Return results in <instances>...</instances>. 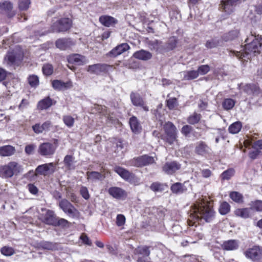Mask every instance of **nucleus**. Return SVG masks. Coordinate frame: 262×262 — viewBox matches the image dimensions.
Segmentation results:
<instances>
[{
	"label": "nucleus",
	"mask_w": 262,
	"mask_h": 262,
	"mask_svg": "<svg viewBox=\"0 0 262 262\" xmlns=\"http://www.w3.org/2000/svg\"><path fill=\"white\" fill-rule=\"evenodd\" d=\"M133 56L138 59L148 60L152 58V54L149 51L141 50L134 53Z\"/></svg>",
	"instance_id": "5701e85b"
},
{
	"label": "nucleus",
	"mask_w": 262,
	"mask_h": 262,
	"mask_svg": "<svg viewBox=\"0 0 262 262\" xmlns=\"http://www.w3.org/2000/svg\"><path fill=\"white\" fill-rule=\"evenodd\" d=\"M177 45V41L176 39L174 38H171L169 41V42L165 45V48L166 50H165V52H167L169 50H171L173 49L176 47Z\"/></svg>",
	"instance_id": "5fc2aeb1"
},
{
	"label": "nucleus",
	"mask_w": 262,
	"mask_h": 262,
	"mask_svg": "<svg viewBox=\"0 0 262 262\" xmlns=\"http://www.w3.org/2000/svg\"><path fill=\"white\" fill-rule=\"evenodd\" d=\"M171 190L172 192L176 194H179L185 192L186 190V188L182 184L180 183H176L171 186Z\"/></svg>",
	"instance_id": "72a5a7b5"
},
{
	"label": "nucleus",
	"mask_w": 262,
	"mask_h": 262,
	"mask_svg": "<svg viewBox=\"0 0 262 262\" xmlns=\"http://www.w3.org/2000/svg\"><path fill=\"white\" fill-rule=\"evenodd\" d=\"M181 165L175 161L167 162L163 167V170L168 174H171L179 169Z\"/></svg>",
	"instance_id": "a211bd4d"
},
{
	"label": "nucleus",
	"mask_w": 262,
	"mask_h": 262,
	"mask_svg": "<svg viewBox=\"0 0 262 262\" xmlns=\"http://www.w3.org/2000/svg\"><path fill=\"white\" fill-rule=\"evenodd\" d=\"M80 194L82 196L83 198H84L86 200H88L90 198V195L89 193L88 190L86 187L82 186L80 188Z\"/></svg>",
	"instance_id": "0e129e2a"
},
{
	"label": "nucleus",
	"mask_w": 262,
	"mask_h": 262,
	"mask_svg": "<svg viewBox=\"0 0 262 262\" xmlns=\"http://www.w3.org/2000/svg\"><path fill=\"white\" fill-rule=\"evenodd\" d=\"M210 150V147L205 142L199 141L196 143L195 151L198 155L205 156L208 154Z\"/></svg>",
	"instance_id": "6ab92c4d"
},
{
	"label": "nucleus",
	"mask_w": 262,
	"mask_h": 262,
	"mask_svg": "<svg viewBox=\"0 0 262 262\" xmlns=\"http://www.w3.org/2000/svg\"><path fill=\"white\" fill-rule=\"evenodd\" d=\"M108 193L117 199H123L126 197L127 193L124 190L118 187H112L108 190Z\"/></svg>",
	"instance_id": "2eb2a0df"
},
{
	"label": "nucleus",
	"mask_w": 262,
	"mask_h": 262,
	"mask_svg": "<svg viewBox=\"0 0 262 262\" xmlns=\"http://www.w3.org/2000/svg\"><path fill=\"white\" fill-rule=\"evenodd\" d=\"M238 247V242L236 240L232 239L225 242L223 244L224 249L227 250H236Z\"/></svg>",
	"instance_id": "c85d7f7f"
},
{
	"label": "nucleus",
	"mask_w": 262,
	"mask_h": 262,
	"mask_svg": "<svg viewBox=\"0 0 262 262\" xmlns=\"http://www.w3.org/2000/svg\"><path fill=\"white\" fill-rule=\"evenodd\" d=\"M12 9V5L10 2L5 1L0 3V9L2 11L8 12Z\"/></svg>",
	"instance_id": "09e8293b"
},
{
	"label": "nucleus",
	"mask_w": 262,
	"mask_h": 262,
	"mask_svg": "<svg viewBox=\"0 0 262 262\" xmlns=\"http://www.w3.org/2000/svg\"><path fill=\"white\" fill-rule=\"evenodd\" d=\"M52 86L56 90H61L71 88L72 83L71 81L63 82L60 80H55L52 82Z\"/></svg>",
	"instance_id": "b1692460"
},
{
	"label": "nucleus",
	"mask_w": 262,
	"mask_h": 262,
	"mask_svg": "<svg viewBox=\"0 0 262 262\" xmlns=\"http://www.w3.org/2000/svg\"><path fill=\"white\" fill-rule=\"evenodd\" d=\"M242 89L248 95H257L260 92L259 87L254 84H246Z\"/></svg>",
	"instance_id": "4be33fe9"
},
{
	"label": "nucleus",
	"mask_w": 262,
	"mask_h": 262,
	"mask_svg": "<svg viewBox=\"0 0 262 262\" xmlns=\"http://www.w3.org/2000/svg\"><path fill=\"white\" fill-rule=\"evenodd\" d=\"M32 129L35 133L37 134H41L43 132L42 125L39 123H36L32 126Z\"/></svg>",
	"instance_id": "052dcab7"
},
{
	"label": "nucleus",
	"mask_w": 262,
	"mask_h": 262,
	"mask_svg": "<svg viewBox=\"0 0 262 262\" xmlns=\"http://www.w3.org/2000/svg\"><path fill=\"white\" fill-rule=\"evenodd\" d=\"M177 105V100L176 98H170L167 100V106L170 110L173 109Z\"/></svg>",
	"instance_id": "13d9d810"
},
{
	"label": "nucleus",
	"mask_w": 262,
	"mask_h": 262,
	"mask_svg": "<svg viewBox=\"0 0 262 262\" xmlns=\"http://www.w3.org/2000/svg\"><path fill=\"white\" fill-rule=\"evenodd\" d=\"M23 58V54L21 50L16 48L12 51H8L4 59L9 65H18L21 62Z\"/></svg>",
	"instance_id": "39448f33"
},
{
	"label": "nucleus",
	"mask_w": 262,
	"mask_h": 262,
	"mask_svg": "<svg viewBox=\"0 0 262 262\" xmlns=\"http://www.w3.org/2000/svg\"><path fill=\"white\" fill-rule=\"evenodd\" d=\"M72 25V21L69 18H61L54 23L52 26L53 32H60L69 30Z\"/></svg>",
	"instance_id": "423d86ee"
},
{
	"label": "nucleus",
	"mask_w": 262,
	"mask_h": 262,
	"mask_svg": "<svg viewBox=\"0 0 262 262\" xmlns=\"http://www.w3.org/2000/svg\"><path fill=\"white\" fill-rule=\"evenodd\" d=\"M189 222L194 223L204 220L206 222H210L214 217V212L211 208L210 202L203 199L198 200L192 207Z\"/></svg>",
	"instance_id": "f257e3e1"
},
{
	"label": "nucleus",
	"mask_w": 262,
	"mask_h": 262,
	"mask_svg": "<svg viewBox=\"0 0 262 262\" xmlns=\"http://www.w3.org/2000/svg\"><path fill=\"white\" fill-rule=\"evenodd\" d=\"M125 217L122 214H118L116 217V224L118 226H122L125 223Z\"/></svg>",
	"instance_id": "4d7b16f0"
},
{
	"label": "nucleus",
	"mask_w": 262,
	"mask_h": 262,
	"mask_svg": "<svg viewBox=\"0 0 262 262\" xmlns=\"http://www.w3.org/2000/svg\"><path fill=\"white\" fill-rule=\"evenodd\" d=\"M28 186L29 191L32 194H36L38 192V189L34 185L30 184L28 185Z\"/></svg>",
	"instance_id": "774afa93"
},
{
	"label": "nucleus",
	"mask_w": 262,
	"mask_h": 262,
	"mask_svg": "<svg viewBox=\"0 0 262 262\" xmlns=\"http://www.w3.org/2000/svg\"><path fill=\"white\" fill-rule=\"evenodd\" d=\"M62 120L64 123L68 127H72L74 125L75 120L72 116L70 115L63 116Z\"/></svg>",
	"instance_id": "49530a36"
},
{
	"label": "nucleus",
	"mask_w": 262,
	"mask_h": 262,
	"mask_svg": "<svg viewBox=\"0 0 262 262\" xmlns=\"http://www.w3.org/2000/svg\"><path fill=\"white\" fill-rule=\"evenodd\" d=\"M245 254L248 258L253 261L257 260L262 257V249L258 246H254L246 251Z\"/></svg>",
	"instance_id": "f8f14e48"
},
{
	"label": "nucleus",
	"mask_w": 262,
	"mask_h": 262,
	"mask_svg": "<svg viewBox=\"0 0 262 262\" xmlns=\"http://www.w3.org/2000/svg\"><path fill=\"white\" fill-rule=\"evenodd\" d=\"M23 170V166L14 161L9 162L0 169L1 172L6 178H11L13 175L22 172Z\"/></svg>",
	"instance_id": "20e7f679"
},
{
	"label": "nucleus",
	"mask_w": 262,
	"mask_h": 262,
	"mask_svg": "<svg viewBox=\"0 0 262 262\" xmlns=\"http://www.w3.org/2000/svg\"><path fill=\"white\" fill-rule=\"evenodd\" d=\"M165 185L158 182L153 183L150 186V189L154 191H162L164 189Z\"/></svg>",
	"instance_id": "3c124183"
},
{
	"label": "nucleus",
	"mask_w": 262,
	"mask_h": 262,
	"mask_svg": "<svg viewBox=\"0 0 262 262\" xmlns=\"http://www.w3.org/2000/svg\"><path fill=\"white\" fill-rule=\"evenodd\" d=\"M242 127V123L239 121H237L233 123L229 126L228 130L230 133L235 134L238 133L241 130Z\"/></svg>",
	"instance_id": "f704fd0d"
},
{
	"label": "nucleus",
	"mask_w": 262,
	"mask_h": 262,
	"mask_svg": "<svg viewBox=\"0 0 262 262\" xmlns=\"http://www.w3.org/2000/svg\"><path fill=\"white\" fill-rule=\"evenodd\" d=\"M210 71V67L208 65H202L198 68L197 72L199 75H203L207 74Z\"/></svg>",
	"instance_id": "864d4df0"
},
{
	"label": "nucleus",
	"mask_w": 262,
	"mask_h": 262,
	"mask_svg": "<svg viewBox=\"0 0 262 262\" xmlns=\"http://www.w3.org/2000/svg\"><path fill=\"white\" fill-rule=\"evenodd\" d=\"M239 30L236 29L232 30L224 36V39L226 41L232 40L236 38L239 35Z\"/></svg>",
	"instance_id": "ea45409f"
},
{
	"label": "nucleus",
	"mask_w": 262,
	"mask_h": 262,
	"mask_svg": "<svg viewBox=\"0 0 262 262\" xmlns=\"http://www.w3.org/2000/svg\"><path fill=\"white\" fill-rule=\"evenodd\" d=\"M86 176L88 180L92 182L101 180L103 179L102 174L97 171H88L86 173Z\"/></svg>",
	"instance_id": "473e14b6"
},
{
	"label": "nucleus",
	"mask_w": 262,
	"mask_h": 262,
	"mask_svg": "<svg viewBox=\"0 0 262 262\" xmlns=\"http://www.w3.org/2000/svg\"><path fill=\"white\" fill-rule=\"evenodd\" d=\"M35 147L36 146L33 144L27 145L25 147V152L27 155H32L34 152Z\"/></svg>",
	"instance_id": "680f3d73"
},
{
	"label": "nucleus",
	"mask_w": 262,
	"mask_h": 262,
	"mask_svg": "<svg viewBox=\"0 0 262 262\" xmlns=\"http://www.w3.org/2000/svg\"><path fill=\"white\" fill-rule=\"evenodd\" d=\"M155 160L152 157L148 155H143L136 158L132 161V164L136 167H142L148 164L154 163Z\"/></svg>",
	"instance_id": "9d476101"
},
{
	"label": "nucleus",
	"mask_w": 262,
	"mask_h": 262,
	"mask_svg": "<svg viewBox=\"0 0 262 262\" xmlns=\"http://www.w3.org/2000/svg\"><path fill=\"white\" fill-rule=\"evenodd\" d=\"M129 48L130 47L127 43H123L114 48L108 54L110 57H116L127 51Z\"/></svg>",
	"instance_id": "dca6fc26"
},
{
	"label": "nucleus",
	"mask_w": 262,
	"mask_h": 262,
	"mask_svg": "<svg viewBox=\"0 0 262 262\" xmlns=\"http://www.w3.org/2000/svg\"><path fill=\"white\" fill-rule=\"evenodd\" d=\"M56 168V164L50 163L39 165L35 170L36 174L46 176L49 173H53Z\"/></svg>",
	"instance_id": "0eeeda50"
},
{
	"label": "nucleus",
	"mask_w": 262,
	"mask_h": 262,
	"mask_svg": "<svg viewBox=\"0 0 262 262\" xmlns=\"http://www.w3.org/2000/svg\"><path fill=\"white\" fill-rule=\"evenodd\" d=\"M99 19L100 23L106 27H112L118 22L116 19L108 15H102L99 17Z\"/></svg>",
	"instance_id": "412c9836"
},
{
	"label": "nucleus",
	"mask_w": 262,
	"mask_h": 262,
	"mask_svg": "<svg viewBox=\"0 0 262 262\" xmlns=\"http://www.w3.org/2000/svg\"><path fill=\"white\" fill-rule=\"evenodd\" d=\"M1 252L5 256H10L15 253V250L11 247L5 246L1 249Z\"/></svg>",
	"instance_id": "a19ab883"
},
{
	"label": "nucleus",
	"mask_w": 262,
	"mask_h": 262,
	"mask_svg": "<svg viewBox=\"0 0 262 262\" xmlns=\"http://www.w3.org/2000/svg\"><path fill=\"white\" fill-rule=\"evenodd\" d=\"M150 250L147 246L138 247L135 250L136 254H141L144 256H148L150 254Z\"/></svg>",
	"instance_id": "58836bf2"
},
{
	"label": "nucleus",
	"mask_w": 262,
	"mask_h": 262,
	"mask_svg": "<svg viewBox=\"0 0 262 262\" xmlns=\"http://www.w3.org/2000/svg\"><path fill=\"white\" fill-rule=\"evenodd\" d=\"M192 130V127L188 125H186L183 126L181 130V133L183 135H184L185 137L188 136L189 134L191 132Z\"/></svg>",
	"instance_id": "e2e57ef3"
},
{
	"label": "nucleus",
	"mask_w": 262,
	"mask_h": 262,
	"mask_svg": "<svg viewBox=\"0 0 262 262\" xmlns=\"http://www.w3.org/2000/svg\"><path fill=\"white\" fill-rule=\"evenodd\" d=\"M28 82L32 87H36L39 84L38 77L36 75H31L28 78Z\"/></svg>",
	"instance_id": "8fccbe9b"
},
{
	"label": "nucleus",
	"mask_w": 262,
	"mask_h": 262,
	"mask_svg": "<svg viewBox=\"0 0 262 262\" xmlns=\"http://www.w3.org/2000/svg\"><path fill=\"white\" fill-rule=\"evenodd\" d=\"M165 134L163 139L169 145L178 144V130L171 122H167L163 126Z\"/></svg>",
	"instance_id": "7ed1b4c3"
},
{
	"label": "nucleus",
	"mask_w": 262,
	"mask_h": 262,
	"mask_svg": "<svg viewBox=\"0 0 262 262\" xmlns=\"http://www.w3.org/2000/svg\"><path fill=\"white\" fill-rule=\"evenodd\" d=\"M251 210L257 212H262V201L255 200L251 202L249 204Z\"/></svg>",
	"instance_id": "c9c22d12"
},
{
	"label": "nucleus",
	"mask_w": 262,
	"mask_h": 262,
	"mask_svg": "<svg viewBox=\"0 0 262 262\" xmlns=\"http://www.w3.org/2000/svg\"><path fill=\"white\" fill-rule=\"evenodd\" d=\"M183 79L184 80H192L199 76V73L197 71H188L183 72Z\"/></svg>",
	"instance_id": "4c0bfd02"
},
{
	"label": "nucleus",
	"mask_w": 262,
	"mask_h": 262,
	"mask_svg": "<svg viewBox=\"0 0 262 262\" xmlns=\"http://www.w3.org/2000/svg\"><path fill=\"white\" fill-rule=\"evenodd\" d=\"M260 151L257 149H255L253 151H251L249 153V157L251 159H255L257 158L258 156L260 154Z\"/></svg>",
	"instance_id": "338daca9"
},
{
	"label": "nucleus",
	"mask_w": 262,
	"mask_h": 262,
	"mask_svg": "<svg viewBox=\"0 0 262 262\" xmlns=\"http://www.w3.org/2000/svg\"><path fill=\"white\" fill-rule=\"evenodd\" d=\"M42 72L43 73L46 75L49 76L51 75L53 72V68L52 66L50 64L44 65L42 67Z\"/></svg>",
	"instance_id": "603ef678"
},
{
	"label": "nucleus",
	"mask_w": 262,
	"mask_h": 262,
	"mask_svg": "<svg viewBox=\"0 0 262 262\" xmlns=\"http://www.w3.org/2000/svg\"><path fill=\"white\" fill-rule=\"evenodd\" d=\"M45 213L40 214L39 219L42 222L50 225H54L56 224V221L54 216V213L50 210L42 209Z\"/></svg>",
	"instance_id": "1a4fd4ad"
},
{
	"label": "nucleus",
	"mask_w": 262,
	"mask_h": 262,
	"mask_svg": "<svg viewBox=\"0 0 262 262\" xmlns=\"http://www.w3.org/2000/svg\"><path fill=\"white\" fill-rule=\"evenodd\" d=\"M52 105V100L49 97L40 100L37 104V107L39 110H46Z\"/></svg>",
	"instance_id": "2f4dec72"
},
{
	"label": "nucleus",
	"mask_w": 262,
	"mask_h": 262,
	"mask_svg": "<svg viewBox=\"0 0 262 262\" xmlns=\"http://www.w3.org/2000/svg\"><path fill=\"white\" fill-rule=\"evenodd\" d=\"M148 47L151 50H154L157 53H163L166 50L165 46L160 41L155 40L148 42Z\"/></svg>",
	"instance_id": "f3484780"
},
{
	"label": "nucleus",
	"mask_w": 262,
	"mask_h": 262,
	"mask_svg": "<svg viewBox=\"0 0 262 262\" xmlns=\"http://www.w3.org/2000/svg\"><path fill=\"white\" fill-rule=\"evenodd\" d=\"M234 105V100L230 98L225 99L223 103V106L224 108L226 110H229L232 108Z\"/></svg>",
	"instance_id": "c03bdc74"
},
{
	"label": "nucleus",
	"mask_w": 262,
	"mask_h": 262,
	"mask_svg": "<svg viewBox=\"0 0 262 262\" xmlns=\"http://www.w3.org/2000/svg\"><path fill=\"white\" fill-rule=\"evenodd\" d=\"M230 209V205L228 203L224 202L221 204L219 208V211L221 214L225 215L229 212Z\"/></svg>",
	"instance_id": "37998d69"
},
{
	"label": "nucleus",
	"mask_w": 262,
	"mask_h": 262,
	"mask_svg": "<svg viewBox=\"0 0 262 262\" xmlns=\"http://www.w3.org/2000/svg\"><path fill=\"white\" fill-rule=\"evenodd\" d=\"M217 45L216 41L213 39L208 40L206 43V47L207 48H213Z\"/></svg>",
	"instance_id": "69168bd1"
},
{
	"label": "nucleus",
	"mask_w": 262,
	"mask_h": 262,
	"mask_svg": "<svg viewBox=\"0 0 262 262\" xmlns=\"http://www.w3.org/2000/svg\"><path fill=\"white\" fill-rule=\"evenodd\" d=\"M114 171L125 180L130 181L134 178L133 173L122 167L116 166L114 168Z\"/></svg>",
	"instance_id": "aec40b11"
},
{
	"label": "nucleus",
	"mask_w": 262,
	"mask_h": 262,
	"mask_svg": "<svg viewBox=\"0 0 262 262\" xmlns=\"http://www.w3.org/2000/svg\"><path fill=\"white\" fill-rule=\"evenodd\" d=\"M104 65L101 64H95L89 66L88 67L87 71L92 74H99L101 72L104 71Z\"/></svg>",
	"instance_id": "c756f323"
},
{
	"label": "nucleus",
	"mask_w": 262,
	"mask_h": 262,
	"mask_svg": "<svg viewBox=\"0 0 262 262\" xmlns=\"http://www.w3.org/2000/svg\"><path fill=\"white\" fill-rule=\"evenodd\" d=\"M73 42L69 39H59L56 41V46L61 50H65L70 47Z\"/></svg>",
	"instance_id": "a878e982"
},
{
	"label": "nucleus",
	"mask_w": 262,
	"mask_h": 262,
	"mask_svg": "<svg viewBox=\"0 0 262 262\" xmlns=\"http://www.w3.org/2000/svg\"><path fill=\"white\" fill-rule=\"evenodd\" d=\"M245 146L247 147L249 146H252L255 149H262V140H259L254 142L252 139L248 138L244 141Z\"/></svg>",
	"instance_id": "bb28decb"
},
{
	"label": "nucleus",
	"mask_w": 262,
	"mask_h": 262,
	"mask_svg": "<svg viewBox=\"0 0 262 262\" xmlns=\"http://www.w3.org/2000/svg\"><path fill=\"white\" fill-rule=\"evenodd\" d=\"M250 40L252 41L250 43H247L245 47L244 52H236L235 56L238 58L242 59L247 58V56L250 55V57L255 56L257 54L260 53V50L262 48V37L259 35L253 36L251 34L250 36L247 37L245 42H248ZM249 57H247V59Z\"/></svg>",
	"instance_id": "f03ea898"
},
{
	"label": "nucleus",
	"mask_w": 262,
	"mask_h": 262,
	"mask_svg": "<svg viewBox=\"0 0 262 262\" xmlns=\"http://www.w3.org/2000/svg\"><path fill=\"white\" fill-rule=\"evenodd\" d=\"M233 174L234 171L232 169H228L223 172L222 177L224 180H229Z\"/></svg>",
	"instance_id": "bf43d9fd"
},
{
	"label": "nucleus",
	"mask_w": 262,
	"mask_h": 262,
	"mask_svg": "<svg viewBox=\"0 0 262 262\" xmlns=\"http://www.w3.org/2000/svg\"><path fill=\"white\" fill-rule=\"evenodd\" d=\"M56 146L49 142L41 144L38 147V152L43 156H50L53 155L56 150Z\"/></svg>",
	"instance_id": "6e6552de"
},
{
	"label": "nucleus",
	"mask_w": 262,
	"mask_h": 262,
	"mask_svg": "<svg viewBox=\"0 0 262 262\" xmlns=\"http://www.w3.org/2000/svg\"><path fill=\"white\" fill-rule=\"evenodd\" d=\"M67 60L69 63L78 66L84 64L87 62L86 57L78 54H73L68 56Z\"/></svg>",
	"instance_id": "4468645a"
},
{
	"label": "nucleus",
	"mask_w": 262,
	"mask_h": 262,
	"mask_svg": "<svg viewBox=\"0 0 262 262\" xmlns=\"http://www.w3.org/2000/svg\"><path fill=\"white\" fill-rule=\"evenodd\" d=\"M130 98L134 105L142 107L143 110L145 112L149 111L148 107L145 104L144 101L140 94L132 92L130 95Z\"/></svg>",
	"instance_id": "ddd939ff"
},
{
	"label": "nucleus",
	"mask_w": 262,
	"mask_h": 262,
	"mask_svg": "<svg viewBox=\"0 0 262 262\" xmlns=\"http://www.w3.org/2000/svg\"><path fill=\"white\" fill-rule=\"evenodd\" d=\"M15 148L11 145H6L0 147V155L2 156H10L14 154Z\"/></svg>",
	"instance_id": "7c9ffc66"
},
{
	"label": "nucleus",
	"mask_w": 262,
	"mask_h": 262,
	"mask_svg": "<svg viewBox=\"0 0 262 262\" xmlns=\"http://www.w3.org/2000/svg\"><path fill=\"white\" fill-rule=\"evenodd\" d=\"M66 167L69 170L75 168L74 158L70 155H67L63 160Z\"/></svg>",
	"instance_id": "e433bc0d"
},
{
	"label": "nucleus",
	"mask_w": 262,
	"mask_h": 262,
	"mask_svg": "<svg viewBox=\"0 0 262 262\" xmlns=\"http://www.w3.org/2000/svg\"><path fill=\"white\" fill-rule=\"evenodd\" d=\"M129 125L132 130L135 134H138L141 132V126L136 117L133 116L130 118Z\"/></svg>",
	"instance_id": "393cba45"
},
{
	"label": "nucleus",
	"mask_w": 262,
	"mask_h": 262,
	"mask_svg": "<svg viewBox=\"0 0 262 262\" xmlns=\"http://www.w3.org/2000/svg\"><path fill=\"white\" fill-rule=\"evenodd\" d=\"M230 197L233 201H234L235 202H243V196L239 192L236 191L231 192L230 193Z\"/></svg>",
	"instance_id": "a18cd8bd"
},
{
	"label": "nucleus",
	"mask_w": 262,
	"mask_h": 262,
	"mask_svg": "<svg viewBox=\"0 0 262 262\" xmlns=\"http://www.w3.org/2000/svg\"><path fill=\"white\" fill-rule=\"evenodd\" d=\"M30 3V0H19L18 8L21 11L26 10L29 8Z\"/></svg>",
	"instance_id": "de8ad7c7"
},
{
	"label": "nucleus",
	"mask_w": 262,
	"mask_h": 262,
	"mask_svg": "<svg viewBox=\"0 0 262 262\" xmlns=\"http://www.w3.org/2000/svg\"><path fill=\"white\" fill-rule=\"evenodd\" d=\"M59 206L66 213L69 215L74 216L78 212L77 209L73 205L66 199L61 200L59 203Z\"/></svg>",
	"instance_id": "9b49d317"
},
{
	"label": "nucleus",
	"mask_w": 262,
	"mask_h": 262,
	"mask_svg": "<svg viewBox=\"0 0 262 262\" xmlns=\"http://www.w3.org/2000/svg\"><path fill=\"white\" fill-rule=\"evenodd\" d=\"M251 211L250 207L249 208H239L236 209L234 211V213L237 216L243 219H247L251 216Z\"/></svg>",
	"instance_id": "cd10ccee"
},
{
	"label": "nucleus",
	"mask_w": 262,
	"mask_h": 262,
	"mask_svg": "<svg viewBox=\"0 0 262 262\" xmlns=\"http://www.w3.org/2000/svg\"><path fill=\"white\" fill-rule=\"evenodd\" d=\"M40 246L42 248L48 250H53L55 248V246L53 243L49 242H43L41 243Z\"/></svg>",
	"instance_id": "6e6d98bb"
},
{
	"label": "nucleus",
	"mask_w": 262,
	"mask_h": 262,
	"mask_svg": "<svg viewBox=\"0 0 262 262\" xmlns=\"http://www.w3.org/2000/svg\"><path fill=\"white\" fill-rule=\"evenodd\" d=\"M201 117L200 114L194 113L188 117L187 121L189 124H194L199 122L201 119Z\"/></svg>",
	"instance_id": "79ce46f5"
}]
</instances>
